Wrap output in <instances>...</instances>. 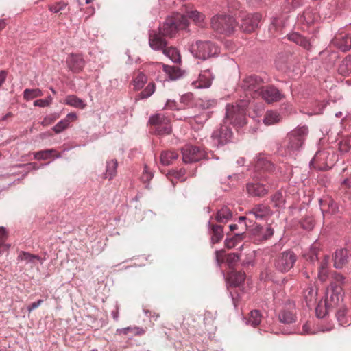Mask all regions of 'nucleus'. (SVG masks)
Here are the masks:
<instances>
[{"instance_id": "nucleus-8", "label": "nucleus", "mask_w": 351, "mask_h": 351, "mask_svg": "<svg viewBox=\"0 0 351 351\" xmlns=\"http://www.w3.org/2000/svg\"><path fill=\"white\" fill-rule=\"evenodd\" d=\"M262 182H251L246 185L247 193L253 197H263L267 194L269 188L275 187L276 182L268 176L261 178Z\"/></svg>"}, {"instance_id": "nucleus-2", "label": "nucleus", "mask_w": 351, "mask_h": 351, "mask_svg": "<svg viewBox=\"0 0 351 351\" xmlns=\"http://www.w3.org/2000/svg\"><path fill=\"white\" fill-rule=\"evenodd\" d=\"M189 22L185 14L176 12L166 18L165 21L159 27V32L157 33L160 37L175 36L177 32L181 29H186Z\"/></svg>"}, {"instance_id": "nucleus-29", "label": "nucleus", "mask_w": 351, "mask_h": 351, "mask_svg": "<svg viewBox=\"0 0 351 351\" xmlns=\"http://www.w3.org/2000/svg\"><path fill=\"white\" fill-rule=\"evenodd\" d=\"M117 166L118 162L115 159L107 161L106 172L104 175V178H108L109 180H112L117 175Z\"/></svg>"}, {"instance_id": "nucleus-17", "label": "nucleus", "mask_w": 351, "mask_h": 351, "mask_svg": "<svg viewBox=\"0 0 351 351\" xmlns=\"http://www.w3.org/2000/svg\"><path fill=\"white\" fill-rule=\"evenodd\" d=\"M251 234L254 237V239L258 242H263L269 240L274 235V230L270 225L265 228L255 224L254 227L250 230Z\"/></svg>"}, {"instance_id": "nucleus-13", "label": "nucleus", "mask_w": 351, "mask_h": 351, "mask_svg": "<svg viewBox=\"0 0 351 351\" xmlns=\"http://www.w3.org/2000/svg\"><path fill=\"white\" fill-rule=\"evenodd\" d=\"M262 16L259 13L243 14L241 16L240 29L246 33H251L258 28Z\"/></svg>"}, {"instance_id": "nucleus-54", "label": "nucleus", "mask_w": 351, "mask_h": 351, "mask_svg": "<svg viewBox=\"0 0 351 351\" xmlns=\"http://www.w3.org/2000/svg\"><path fill=\"white\" fill-rule=\"evenodd\" d=\"M58 117V114H51L49 115L46 116L43 120L41 122V124L43 126H47L51 123H52L53 121H55Z\"/></svg>"}, {"instance_id": "nucleus-18", "label": "nucleus", "mask_w": 351, "mask_h": 351, "mask_svg": "<svg viewBox=\"0 0 351 351\" xmlns=\"http://www.w3.org/2000/svg\"><path fill=\"white\" fill-rule=\"evenodd\" d=\"M263 83V80L261 77L252 75L242 80L241 87L244 91L256 93L260 91Z\"/></svg>"}, {"instance_id": "nucleus-14", "label": "nucleus", "mask_w": 351, "mask_h": 351, "mask_svg": "<svg viewBox=\"0 0 351 351\" xmlns=\"http://www.w3.org/2000/svg\"><path fill=\"white\" fill-rule=\"evenodd\" d=\"M182 160L184 163H192L204 157V152L199 147L186 145L182 148Z\"/></svg>"}, {"instance_id": "nucleus-26", "label": "nucleus", "mask_w": 351, "mask_h": 351, "mask_svg": "<svg viewBox=\"0 0 351 351\" xmlns=\"http://www.w3.org/2000/svg\"><path fill=\"white\" fill-rule=\"evenodd\" d=\"M182 14H185L186 19H191L198 26H202L205 19V16L202 13L196 10H189L188 7H185V10Z\"/></svg>"}, {"instance_id": "nucleus-23", "label": "nucleus", "mask_w": 351, "mask_h": 351, "mask_svg": "<svg viewBox=\"0 0 351 351\" xmlns=\"http://www.w3.org/2000/svg\"><path fill=\"white\" fill-rule=\"evenodd\" d=\"M249 215H253L257 220H264L272 215V211L269 206L259 204L255 205L248 213Z\"/></svg>"}, {"instance_id": "nucleus-57", "label": "nucleus", "mask_w": 351, "mask_h": 351, "mask_svg": "<svg viewBox=\"0 0 351 351\" xmlns=\"http://www.w3.org/2000/svg\"><path fill=\"white\" fill-rule=\"evenodd\" d=\"M186 171L184 169H180L179 171H170V174L173 176L176 179L181 180L182 181H184L185 179L182 178V177L185 175Z\"/></svg>"}, {"instance_id": "nucleus-47", "label": "nucleus", "mask_w": 351, "mask_h": 351, "mask_svg": "<svg viewBox=\"0 0 351 351\" xmlns=\"http://www.w3.org/2000/svg\"><path fill=\"white\" fill-rule=\"evenodd\" d=\"M197 106L204 110L212 109L217 106V100L214 99H199Z\"/></svg>"}, {"instance_id": "nucleus-49", "label": "nucleus", "mask_w": 351, "mask_h": 351, "mask_svg": "<svg viewBox=\"0 0 351 351\" xmlns=\"http://www.w3.org/2000/svg\"><path fill=\"white\" fill-rule=\"evenodd\" d=\"M339 71L342 75H346L347 73L351 71V56L342 62L339 66Z\"/></svg>"}, {"instance_id": "nucleus-41", "label": "nucleus", "mask_w": 351, "mask_h": 351, "mask_svg": "<svg viewBox=\"0 0 351 351\" xmlns=\"http://www.w3.org/2000/svg\"><path fill=\"white\" fill-rule=\"evenodd\" d=\"M36 259H39L38 255L30 254L27 252L22 251L18 256V260L25 261L26 264H35Z\"/></svg>"}, {"instance_id": "nucleus-42", "label": "nucleus", "mask_w": 351, "mask_h": 351, "mask_svg": "<svg viewBox=\"0 0 351 351\" xmlns=\"http://www.w3.org/2000/svg\"><path fill=\"white\" fill-rule=\"evenodd\" d=\"M210 115L208 112H204L200 114H197L193 117H188V122L190 124H193V123H196L198 125H203L209 118Z\"/></svg>"}, {"instance_id": "nucleus-32", "label": "nucleus", "mask_w": 351, "mask_h": 351, "mask_svg": "<svg viewBox=\"0 0 351 351\" xmlns=\"http://www.w3.org/2000/svg\"><path fill=\"white\" fill-rule=\"evenodd\" d=\"M147 81V75L141 71H138L135 74L134 79L132 80V84L134 86V89L135 90H141V88H143V87L144 86V85L145 84Z\"/></svg>"}, {"instance_id": "nucleus-33", "label": "nucleus", "mask_w": 351, "mask_h": 351, "mask_svg": "<svg viewBox=\"0 0 351 351\" xmlns=\"http://www.w3.org/2000/svg\"><path fill=\"white\" fill-rule=\"evenodd\" d=\"M178 158V153L173 151H164L160 155V162L163 165H169Z\"/></svg>"}, {"instance_id": "nucleus-50", "label": "nucleus", "mask_w": 351, "mask_h": 351, "mask_svg": "<svg viewBox=\"0 0 351 351\" xmlns=\"http://www.w3.org/2000/svg\"><path fill=\"white\" fill-rule=\"evenodd\" d=\"M69 123L67 119H62L56 125L53 126V130L58 134L64 130L69 125Z\"/></svg>"}, {"instance_id": "nucleus-56", "label": "nucleus", "mask_w": 351, "mask_h": 351, "mask_svg": "<svg viewBox=\"0 0 351 351\" xmlns=\"http://www.w3.org/2000/svg\"><path fill=\"white\" fill-rule=\"evenodd\" d=\"M239 260V256L238 254L232 253L228 254L227 257V263L230 266L233 265L237 263Z\"/></svg>"}, {"instance_id": "nucleus-15", "label": "nucleus", "mask_w": 351, "mask_h": 351, "mask_svg": "<svg viewBox=\"0 0 351 351\" xmlns=\"http://www.w3.org/2000/svg\"><path fill=\"white\" fill-rule=\"evenodd\" d=\"M342 287L336 282H331L330 287L327 289L326 299L324 302H327L331 308L337 306L342 300Z\"/></svg>"}, {"instance_id": "nucleus-24", "label": "nucleus", "mask_w": 351, "mask_h": 351, "mask_svg": "<svg viewBox=\"0 0 351 351\" xmlns=\"http://www.w3.org/2000/svg\"><path fill=\"white\" fill-rule=\"evenodd\" d=\"M66 62L69 68L73 73H80L85 65V61L80 54H71L68 57Z\"/></svg>"}, {"instance_id": "nucleus-38", "label": "nucleus", "mask_w": 351, "mask_h": 351, "mask_svg": "<svg viewBox=\"0 0 351 351\" xmlns=\"http://www.w3.org/2000/svg\"><path fill=\"white\" fill-rule=\"evenodd\" d=\"M331 307L328 304L327 302L321 300L317 304L315 313L318 318H324L328 313Z\"/></svg>"}, {"instance_id": "nucleus-30", "label": "nucleus", "mask_w": 351, "mask_h": 351, "mask_svg": "<svg viewBox=\"0 0 351 351\" xmlns=\"http://www.w3.org/2000/svg\"><path fill=\"white\" fill-rule=\"evenodd\" d=\"M56 152L55 149H47L35 152L34 156L36 160H47L52 156V154H56V155H54L56 158H62V155L60 154H56Z\"/></svg>"}, {"instance_id": "nucleus-5", "label": "nucleus", "mask_w": 351, "mask_h": 351, "mask_svg": "<svg viewBox=\"0 0 351 351\" xmlns=\"http://www.w3.org/2000/svg\"><path fill=\"white\" fill-rule=\"evenodd\" d=\"M237 26L233 16L229 14H217L210 19V27L217 33L230 36Z\"/></svg>"}, {"instance_id": "nucleus-55", "label": "nucleus", "mask_w": 351, "mask_h": 351, "mask_svg": "<svg viewBox=\"0 0 351 351\" xmlns=\"http://www.w3.org/2000/svg\"><path fill=\"white\" fill-rule=\"evenodd\" d=\"M153 178V173L149 171L147 167L145 165L141 179L144 182H149Z\"/></svg>"}, {"instance_id": "nucleus-31", "label": "nucleus", "mask_w": 351, "mask_h": 351, "mask_svg": "<svg viewBox=\"0 0 351 351\" xmlns=\"http://www.w3.org/2000/svg\"><path fill=\"white\" fill-rule=\"evenodd\" d=\"M288 39L298 45L308 49L310 47L309 41L303 36L297 32H293L287 35Z\"/></svg>"}, {"instance_id": "nucleus-27", "label": "nucleus", "mask_w": 351, "mask_h": 351, "mask_svg": "<svg viewBox=\"0 0 351 351\" xmlns=\"http://www.w3.org/2000/svg\"><path fill=\"white\" fill-rule=\"evenodd\" d=\"M232 217V212L227 206L217 210L215 220L219 223H226Z\"/></svg>"}, {"instance_id": "nucleus-7", "label": "nucleus", "mask_w": 351, "mask_h": 351, "mask_svg": "<svg viewBox=\"0 0 351 351\" xmlns=\"http://www.w3.org/2000/svg\"><path fill=\"white\" fill-rule=\"evenodd\" d=\"M298 260L297 254L292 250H287L280 252L274 260V267L280 273L289 271Z\"/></svg>"}, {"instance_id": "nucleus-40", "label": "nucleus", "mask_w": 351, "mask_h": 351, "mask_svg": "<svg viewBox=\"0 0 351 351\" xmlns=\"http://www.w3.org/2000/svg\"><path fill=\"white\" fill-rule=\"evenodd\" d=\"M271 201L276 208H282L285 207V199L280 191L276 192L271 197Z\"/></svg>"}, {"instance_id": "nucleus-25", "label": "nucleus", "mask_w": 351, "mask_h": 351, "mask_svg": "<svg viewBox=\"0 0 351 351\" xmlns=\"http://www.w3.org/2000/svg\"><path fill=\"white\" fill-rule=\"evenodd\" d=\"M208 233L210 235L212 244L218 243L223 238V227L221 225L212 224L210 221L208 222Z\"/></svg>"}, {"instance_id": "nucleus-20", "label": "nucleus", "mask_w": 351, "mask_h": 351, "mask_svg": "<svg viewBox=\"0 0 351 351\" xmlns=\"http://www.w3.org/2000/svg\"><path fill=\"white\" fill-rule=\"evenodd\" d=\"M274 165L271 162L269 157L262 154H259L256 156L254 165L255 171L271 173L274 171Z\"/></svg>"}, {"instance_id": "nucleus-35", "label": "nucleus", "mask_w": 351, "mask_h": 351, "mask_svg": "<svg viewBox=\"0 0 351 351\" xmlns=\"http://www.w3.org/2000/svg\"><path fill=\"white\" fill-rule=\"evenodd\" d=\"M280 119V116L277 112L269 110L267 111L263 121L265 125H270L278 123Z\"/></svg>"}, {"instance_id": "nucleus-45", "label": "nucleus", "mask_w": 351, "mask_h": 351, "mask_svg": "<svg viewBox=\"0 0 351 351\" xmlns=\"http://www.w3.org/2000/svg\"><path fill=\"white\" fill-rule=\"evenodd\" d=\"M43 92L38 88L29 89L27 88L23 92V97L25 100H31L34 98L41 97Z\"/></svg>"}, {"instance_id": "nucleus-39", "label": "nucleus", "mask_w": 351, "mask_h": 351, "mask_svg": "<svg viewBox=\"0 0 351 351\" xmlns=\"http://www.w3.org/2000/svg\"><path fill=\"white\" fill-rule=\"evenodd\" d=\"M347 311L348 309L345 306H341L336 313L337 320L341 326H345L346 324L350 325L346 317Z\"/></svg>"}, {"instance_id": "nucleus-59", "label": "nucleus", "mask_w": 351, "mask_h": 351, "mask_svg": "<svg viewBox=\"0 0 351 351\" xmlns=\"http://www.w3.org/2000/svg\"><path fill=\"white\" fill-rule=\"evenodd\" d=\"M328 277V269L318 268V278L319 279L324 282Z\"/></svg>"}, {"instance_id": "nucleus-36", "label": "nucleus", "mask_w": 351, "mask_h": 351, "mask_svg": "<svg viewBox=\"0 0 351 351\" xmlns=\"http://www.w3.org/2000/svg\"><path fill=\"white\" fill-rule=\"evenodd\" d=\"M317 289L313 287H308L304 292V298L305 299L306 305L310 306L316 300Z\"/></svg>"}, {"instance_id": "nucleus-43", "label": "nucleus", "mask_w": 351, "mask_h": 351, "mask_svg": "<svg viewBox=\"0 0 351 351\" xmlns=\"http://www.w3.org/2000/svg\"><path fill=\"white\" fill-rule=\"evenodd\" d=\"M156 90V85L154 82H149L138 95L141 99H147L152 96Z\"/></svg>"}, {"instance_id": "nucleus-4", "label": "nucleus", "mask_w": 351, "mask_h": 351, "mask_svg": "<svg viewBox=\"0 0 351 351\" xmlns=\"http://www.w3.org/2000/svg\"><path fill=\"white\" fill-rule=\"evenodd\" d=\"M149 44L154 50H162L163 53L167 56L173 62L178 63L181 60L178 50L175 47H167V41L160 37L155 31L149 33Z\"/></svg>"}, {"instance_id": "nucleus-34", "label": "nucleus", "mask_w": 351, "mask_h": 351, "mask_svg": "<svg viewBox=\"0 0 351 351\" xmlns=\"http://www.w3.org/2000/svg\"><path fill=\"white\" fill-rule=\"evenodd\" d=\"M262 315L259 311L253 310L250 313V317L246 319V324L251 325L253 327L258 326L261 322Z\"/></svg>"}, {"instance_id": "nucleus-60", "label": "nucleus", "mask_w": 351, "mask_h": 351, "mask_svg": "<svg viewBox=\"0 0 351 351\" xmlns=\"http://www.w3.org/2000/svg\"><path fill=\"white\" fill-rule=\"evenodd\" d=\"M302 226L305 230H311L314 227V222L313 221L308 218L306 219L302 223Z\"/></svg>"}, {"instance_id": "nucleus-6", "label": "nucleus", "mask_w": 351, "mask_h": 351, "mask_svg": "<svg viewBox=\"0 0 351 351\" xmlns=\"http://www.w3.org/2000/svg\"><path fill=\"white\" fill-rule=\"evenodd\" d=\"M189 51L194 57L201 60H206L219 53L217 46L211 41L197 40L190 45Z\"/></svg>"}, {"instance_id": "nucleus-44", "label": "nucleus", "mask_w": 351, "mask_h": 351, "mask_svg": "<svg viewBox=\"0 0 351 351\" xmlns=\"http://www.w3.org/2000/svg\"><path fill=\"white\" fill-rule=\"evenodd\" d=\"M8 239V233L5 228L3 226H0V253H2L4 250H7L10 248V245L5 244V241Z\"/></svg>"}, {"instance_id": "nucleus-21", "label": "nucleus", "mask_w": 351, "mask_h": 351, "mask_svg": "<svg viewBox=\"0 0 351 351\" xmlns=\"http://www.w3.org/2000/svg\"><path fill=\"white\" fill-rule=\"evenodd\" d=\"M214 75L209 69L202 71L197 80L191 83L195 88H208L211 86Z\"/></svg>"}, {"instance_id": "nucleus-9", "label": "nucleus", "mask_w": 351, "mask_h": 351, "mask_svg": "<svg viewBox=\"0 0 351 351\" xmlns=\"http://www.w3.org/2000/svg\"><path fill=\"white\" fill-rule=\"evenodd\" d=\"M326 9L318 10L317 8H308L298 17L301 23H306L308 25L320 21H328L331 19V15L327 16Z\"/></svg>"}, {"instance_id": "nucleus-37", "label": "nucleus", "mask_w": 351, "mask_h": 351, "mask_svg": "<svg viewBox=\"0 0 351 351\" xmlns=\"http://www.w3.org/2000/svg\"><path fill=\"white\" fill-rule=\"evenodd\" d=\"M66 105L83 109L86 106L84 101L75 95H69L65 99Z\"/></svg>"}, {"instance_id": "nucleus-19", "label": "nucleus", "mask_w": 351, "mask_h": 351, "mask_svg": "<svg viewBox=\"0 0 351 351\" xmlns=\"http://www.w3.org/2000/svg\"><path fill=\"white\" fill-rule=\"evenodd\" d=\"M259 94L269 104L280 101L283 97L280 90L274 86H261Z\"/></svg>"}, {"instance_id": "nucleus-48", "label": "nucleus", "mask_w": 351, "mask_h": 351, "mask_svg": "<svg viewBox=\"0 0 351 351\" xmlns=\"http://www.w3.org/2000/svg\"><path fill=\"white\" fill-rule=\"evenodd\" d=\"M243 235V232H241L236 234L233 237L226 239L224 241L225 246L228 249L233 248L237 245L238 241L242 238Z\"/></svg>"}, {"instance_id": "nucleus-63", "label": "nucleus", "mask_w": 351, "mask_h": 351, "mask_svg": "<svg viewBox=\"0 0 351 351\" xmlns=\"http://www.w3.org/2000/svg\"><path fill=\"white\" fill-rule=\"evenodd\" d=\"M43 302V300H38L37 301L32 302L27 308L28 312L30 313L33 310L37 308L38 307H39L42 304Z\"/></svg>"}, {"instance_id": "nucleus-58", "label": "nucleus", "mask_w": 351, "mask_h": 351, "mask_svg": "<svg viewBox=\"0 0 351 351\" xmlns=\"http://www.w3.org/2000/svg\"><path fill=\"white\" fill-rule=\"evenodd\" d=\"M332 278L333 281L332 282H336L337 285H340L341 287L344 283L345 278L341 274L335 272L332 274Z\"/></svg>"}, {"instance_id": "nucleus-52", "label": "nucleus", "mask_w": 351, "mask_h": 351, "mask_svg": "<svg viewBox=\"0 0 351 351\" xmlns=\"http://www.w3.org/2000/svg\"><path fill=\"white\" fill-rule=\"evenodd\" d=\"M53 98L51 96H48L46 99H37L34 101V106L38 107H47L50 106L52 103Z\"/></svg>"}, {"instance_id": "nucleus-1", "label": "nucleus", "mask_w": 351, "mask_h": 351, "mask_svg": "<svg viewBox=\"0 0 351 351\" xmlns=\"http://www.w3.org/2000/svg\"><path fill=\"white\" fill-rule=\"evenodd\" d=\"M308 134V128L306 125L297 127L289 132L285 137L281 152L285 156H293L303 147Z\"/></svg>"}, {"instance_id": "nucleus-16", "label": "nucleus", "mask_w": 351, "mask_h": 351, "mask_svg": "<svg viewBox=\"0 0 351 351\" xmlns=\"http://www.w3.org/2000/svg\"><path fill=\"white\" fill-rule=\"evenodd\" d=\"M330 43L343 52L348 51L351 49V36L343 31L338 32Z\"/></svg>"}, {"instance_id": "nucleus-3", "label": "nucleus", "mask_w": 351, "mask_h": 351, "mask_svg": "<svg viewBox=\"0 0 351 351\" xmlns=\"http://www.w3.org/2000/svg\"><path fill=\"white\" fill-rule=\"evenodd\" d=\"M247 101H241L240 104H227L226 107V122L237 128L243 127L246 123Z\"/></svg>"}, {"instance_id": "nucleus-53", "label": "nucleus", "mask_w": 351, "mask_h": 351, "mask_svg": "<svg viewBox=\"0 0 351 351\" xmlns=\"http://www.w3.org/2000/svg\"><path fill=\"white\" fill-rule=\"evenodd\" d=\"M325 106L326 104L324 101L318 102L317 107L311 112H308L307 114L309 116L320 114L323 112Z\"/></svg>"}, {"instance_id": "nucleus-22", "label": "nucleus", "mask_w": 351, "mask_h": 351, "mask_svg": "<svg viewBox=\"0 0 351 351\" xmlns=\"http://www.w3.org/2000/svg\"><path fill=\"white\" fill-rule=\"evenodd\" d=\"M350 254L347 249L341 248L337 250L333 256L334 267L336 269H342L349 261Z\"/></svg>"}, {"instance_id": "nucleus-51", "label": "nucleus", "mask_w": 351, "mask_h": 351, "mask_svg": "<svg viewBox=\"0 0 351 351\" xmlns=\"http://www.w3.org/2000/svg\"><path fill=\"white\" fill-rule=\"evenodd\" d=\"M67 6V3L64 1L57 2L53 5L49 6V10L53 13H58L63 10Z\"/></svg>"}, {"instance_id": "nucleus-46", "label": "nucleus", "mask_w": 351, "mask_h": 351, "mask_svg": "<svg viewBox=\"0 0 351 351\" xmlns=\"http://www.w3.org/2000/svg\"><path fill=\"white\" fill-rule=\"evenodd\" d=\"M306 261L315 264L318 261V249L315 246H311L309 252L304 255Z\"/></svg>"}, {"instance_id": "nucleus-10", "label": "nucleus", "mask_w": 351, "mask_h": 351, "mask_svg": "<svg viewBox=\"0 0 351 351\" xmlns=\"http://www.w3.org/2000/svg\"><path fill=\"white\" fill-rule=\"evenodd\" d=\"M278 321L284 324H291L297 320V312L294 302H286L278 313Z\"/></svg>"}, {"instance_id": "nucleus-62", "label": "nucleus", "mask_w": 351, "mask_h": 351, "mask_svg": "<svg viewBox=\"0 0 351 351\" xmlns=\"http://www.w3.org/2000/svg\"><path fill=\"white\" fill-rule=\"evenodd\" d=\"M330 258L328 255H325L324 258L319 263V268L328 269Z\"/></svg>"}, {"instance_id": "nucleus-12", "label": "nucleus", "mask_w": 351, "mask_h": 351, "mask_svg": "<svg viewBox=\"0 0 351 351\" xmlns=\"http://www.w3.org/2000/svg\"><path fill=\"white\" fill-rule=\"evenodd\" d=\"M233 136L232 131L230 127L226 125H221L215 130L212 136L211 140L213 146L219 147L232 141Z\"/></svg>"}, {"instance_id": "nucleus-28", "label": "nucleus", "mask_w": 351, "mask_h": 351, "mask_svg": "<svg viewBox=\"0 0 351 351\" xmlns=\"http://www.w3.org/2000/svg\"><path fill=\"white\" fill-rule=\"evenodd\" d=\"M228 279L231 286L237 287L244 282L245 279V274L241 271H231L228 274Z\"/></svg>"}, {"instance_id": "nucleus-11", "label": "nucleus", "mask_w": 351, "mask_h": 351, "mask_svg": "<svg viewBox=\"0 0 351 351\" xmlns=\"http://www.w3.org/2000/svg\"><path fill=\"white\" fill-rule=\"evenodd\" d=\"M149 123L154 127V132L158 135L169 134L171 132L169 119L163 114L151 116Z\"/></svg>"}, {"instance_id": "nucleus-64", "label": "nucleus", "mask_w": 351, "mask_h": 351, "mask_svg": "<svg viewBox=\"0 0 351 351\" xmlns=\"http://www.w3.org/2000/svg\"><path fill=\"white\" fill-rule=\"evenodd\" d=\"M223 250H216L215 251V259L216 261L218 263V265H220V264L223 262Z\"/></svg>"}, {"instance_id": "nucleus-61", "label": "nucleus", "mask_w": 351, "mask_h": 351, "mask_svg": "<svg viewBox=\"0 0 351 351\" xmlns=\"http://www.w3.org/2000/svg\"><path fill=\"white\" fill-rule=\"evenodd\" d=\"M287 3L289 4L292 8H296L302 6L305 0H286Z\"/></svg>"}]
</instances>
